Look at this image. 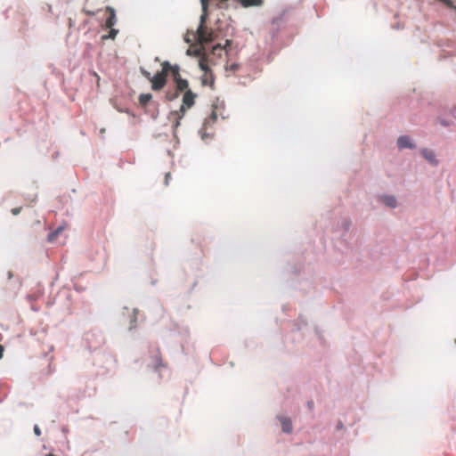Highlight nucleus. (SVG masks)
<instances>
[{
  "mask_svg": "<svg viewBox=\"0 0 456 456\" xmlns=\"http://www.w3.org/2000/svg\"><path fill=\"white\" fill-rule=\"evenodd\" d=\"M195 96L196 95L191 90H187L185 92V94H183V104L180 107L181 115L178 116L177 120L174 124L175 127H177L180 125V119L183 118V116L184 115V112H185V105L187 107H191L194 104Z\"/></svg>",
  "mask_w": 456,
  "mask_h": 456,
  "instance_id": "f257e3e1",
  "label": "nucleus"
},
{
  "mask_svg": "<svg viewBox=\"0 0 456 456\" xmlns=\"http://www.w3.org/2000/svg\"><path fill=\"white\" fill-rule=\"evenodd\" d=\"M208 0H200L202 14L200 17V24L195 32L196 34H200L201 31H203V29L206 28L205 22L208 17Z\"/></svg>",
  "mask_w": 456,
  "mask_h": 456,
  "instance_id": "f03ea898",
  "label": "nucleus"
},
{
  "mask_svg": "<svg viewBox=\"0 0 456 456\" xmlns=\"http://www.w3.org/2000/svg\"><path fill=\"white\" fill-rule=\"evenodd\" d=\"M195 39L200 45L210 43L214 40L213 31L204 28L200 34L195 33Z\"/></svg>",
  "mask_w": 456,
  "mask_h": 456,
  "instance_id": "7ed1b4c3",
  "label": "nucleus"
},
{
  "mask_svg": "<svg viewBox=\"0 0 456 456\" xmlns=\"http://www.w3.org/2000/svg\"><path fill=\"white\" fill-rule=\"evenodd\" d=\"M151 81L152 82L153 90H160L166 84V76L163 73H158L152 77Z\"/></svg>",
  "mask_w": 456,
  "mask_h": 456,
  "instance_id": "20e7f679",
  "label": "nucleus"
},
{
  "mask_svg": "<svg viewBox=\"0 0 456 456\" xmlns=\"http://www.w3.org/2000/svg\"><path fill=\"white\" fill-rule=\"evenodd\" d=\"M397 147L400 150L403 149H414L415 144L411 142V138L408 135H401L398 137L396 141Z\"/></svg>",
  "mask_w": 456,
  "mask_h": 456,
  "instance_id": "39448f33",
  "label": "nucleus"
},
{
  "mask_svg": "<svg viewBox=\"0 0 456 456\" xmlns=\"http://www.w3.org/2000/svg\"><path fill=\"white\" fill-rule=\"evenodd\" d=\"M278 419L281 423L282 432L285 434H291L293 431V425L290 418L279 416Z\"/></svg>",
  "mask_w": 456,
  "mask_h": 456,
  "instance_id": "423d86ee",
  "label": "nucleus"
},
{
  "mask_svg": "<svg viewBox=\"0 0 456 456\" xmlns=\"http://www.w3.org/2000/svg\"><path fill=\"white\" fill-rule=\"evenodd\" d=\"M380 200L388 208H395L398 205L397 199L395 195L382 194L379 196Z\"/></svg>",
  "mask_w": 456,
  "mask_h": 456,
  "instance_id": "0eeeda50",
  "label": "nucleus"
},
{
  "mask_svg": "<svg viewBox=\"0 0 456 456\" xmlns=\"http://www.w3.org/2000/svg\"><path fill=\"white\" fill-rule=\"evenodd\" d=\"M178 71H179V67L175 66L173 69V73H174V76H175V81H176L177 89L180 90V91H183V90L187 89V87H188V81L186 79L178 77H177L178 76Z\"/></svg>",
  "mask_w": 456,
  "mask_h": 456,
  "instance_id": "6e6552de",
  "label": "nucleus"
},
{
  "mask_svg": "<svg viewBox=\"0 0 456 456\" xmlns=\"http://www.w3.org/2000/svg\"><path fill=\"white\" fill-rule=\"evenodd\" d=\"M421 155L423 158L428 160L431 165L437 166L438 161L436 159V154L434 151L428 150V149H422L421 150Z\"/></svg>",
  "mask_w": 456,
  "mask_h": 456,
  "instance_id": "1a4fd4ad",
  "label": "nucleus"
},
{
  "mask_svg": "<svg viewBox=\"0 0 456 456\" xmlns=\"http://www.w3.org/2000/svg\"><path fill=\"white\" fill-rule=\"evenodd\" d=\"M106 10L110 12V17L106 20L105 25L107 28H111L117 23L116 12L111 6H107Z\"/></svg>",
  "mask_w": 456,
  "mask_h": 456,
  "instance_id": "9d476101",
  "label": "nucleus"
},
{
  "mask_svg": "<svg viewBox=\"0 0 456 456\" xmlns=\"http://www.w3.org/2000/svg\"><path fill=\"white\" fill-rule=\"evenodd\" d=\"M224 1V0H220V2H221L220 7L224 6V4H223ZM239 1L244 7L259 6L262 4V0H239Z\"/></svg>",
  "mask_w": 456,
  "mask_h": 456,
  "instance_id": "9b49d317",
  "label": "nucleus"
},
{
  "mask_svg": "<svg viewBox=\"0 0 456 456\" xmlns=\"http://www.w3.org/2000/svg\"><path fill=\"white\" fill-rule=\"evenodd\" d=\"M186 54L188 56H195V57H203L205 55L204 53V47L201 45L200 47L199 48H196V49H187L186 51Z\"/></svg>",
  "mask_w": 456,
  "mask_h": 456,
  "instance_id": "f8f14e48",
  "label": "nucleus"
},
{
  "mask_svg": "<svg viewBox=\"0 0 456 456\" xmlns=\"http://www.w3.org/2000/svg\"><path fill=\"white\" fill-rule=\"evenodd\" d=\"M63 230L64 225H60L53 232H51L47 237L48 241H53Z\"/></svg>",
  "mask_w": 456,
  "mask_h": 456,
  "instance_id": "ddd939ff",
  "label": "nucleus"
},
{
  "mask_svg": "<svg viewBox=\"0 0 456 456\" xmlns=\"http://www.w3.org/2000/svg\"><path fill=\"white\" fill-rule=\"evenodd\" d=\"M152 98L151 94H142L139 96V102L142 105H146Z\"/></svg>",
  "mask_w": 456,
  "mask_h": 456,
  "instance_id": "4468645a",
  "label": "nucleus"
},
{
  "mask_svg": "<svg viewBox=\"0 0 456 456\" xmlns=\"http://www.w3.org/2000/svg\"><path fill=\"white\" fill-rule=\"evenodd\" d=\"M217 118V115L216 112H212L210 117L208 118H206L205 121H204V128H207L208 126H210L211 124H213Z\"/></svg>",
  "mask_w": 456,
  "mask_h": 456,
  "instance_id": "2eb2a0df",
  "label": "nucleus"
},
{
  "mask_svg": "<svg viewBox=\"0 0 456 456\" xmlns=\"http://www.w3.org/2000/svg\"><path fill=\"white\" fill-rule=\"evenodd\" d=\"M118 32V29H115V28H111V29H110V33L108 35L102 36V39L103 40L115 39V37H117Z\"/></svg>",
  "mask_w": 456,
  "mask_h": 456,
  "instance_id": "dca6fc26",
  "label": "nucleus"
},
{
  "mask_svg": "<svg viewBox=\"0 0 456 456\" xmlns=\"http://www.w3.org/2000/svg\"><path fill=\"white\" fill-rule=\"evenodd\" d=\"M169 69H170V63L168 61H164L162 63V71L160 73H163L164 76H166L167 71L169 70Z\"/></svg>",
  "mask_w": 456,
  "mask_h": 456,
  "instance_id": "f3484780",
  "label": "nucleus"
},
{
  "mask_svg": "<svg viewBox=\"0 0 456 456\" xmlns=\"http://www.w3.org/2000/svg\"><path fill=\"white\" fill-rule=\"evenodd\" d=\"M204 59H205V55L203 57H200V63H199V66L200 68L204 70V71H208V66L205 64L204 62Z\"/></svg>",
  "mask_w": 456,
  "mask_h": 456,
  "instance_id": "a211bd4d",
  "label": "nucleus"
},
{
  "mask_svg": "<svg viewBox=\"0 0 456 456\" xmlns=\"http://www.w3.org/2000/svg\"><path fill=\"white\" fill-rule=\"evenodd\" d=\"M222 49H223L222 45H221L220 44H217V45H214V46L212 47V49H211V53H216V51H217V50H222Z\"/></svg>",
  "mask_w": 456,
  "mask_h": 456,
  "instance_id": "6ab92c4d",
  "label": "nucleus"
},
{
  "mask_svg": "<svg viewBox=\"0 0 456 456\" xmlns=\"http://www.w3.org/2000/svg\"><path fill=\"white\" fill-rule=\"evenodd\" d=\"M142 75L151 81V79L152 78L153 76L151 75L150 72L144 70V69H142Z\"/></svg>",
  "mask_w": 456,
  "mask_h": 456,
  "instance_id": "aec40b11",
  "label": "nucleus"
},
{
  "mask_svg": "<svg viewBox=\"0 0 456 456\" xmlns=\"http://www.w3.org/2000/svg\"><path fill=\"white\" fill-rule=\"evenodd\" d=\"M34 433L37 436H39L41 435V429L38 427V425L34 426Z\"/></svg>",
  "mask_w": 456,
  "mask_h": 456,
  "instance_id": "412c9836",
  "label": "nucleus"
},
{
  "mask_svg": "<svg viewBox=\"0 0 456 456\" xmlns=\"http://www.w3.org/2000/svg\"><path fill=\"white\" fill-rule=\"evenodd\" d=\"M199 134L201 136V139H202L203 141H205V140H206V138L209 136V134H208L203 133V132H202V130H200V131H199Z\"/></svg>",
  "mask_w": 456,
  "mask_h": 456,
  "instance_id": "4be33fe9",
  "label": "nucleus"
},
{
  "mask_svg": "<svg viewBox=\"0 0 456 456\" xmlns=\"http://www.w3.org/2000/svg\"><path fill=\"white\" fill-rule=\"evenodd\" d=\"M20 212V208H14L12 209V213L15 216L18 215Z\"/></svg>",
  "mask_w": 456,
  "mask_h": 456,
  "instance_id": "5701e85b",
  "label": "nucleus"
},
{
  "mask_svg": "<svg viewBox=\"0 0 456 456\" xmlns=\"http://www.w3.org/2000/svg\"><path fill=\"white\" fill-rule=\"evenodd\" d=\"M229 69H230L231 70L235 71V70H237V69H238V64H236V63H232V64L230 66V68H229Z\"/></svg>",
  "mask_w": 456,
  "mask_h": 456,
  "instance_id": "b1692460",
  "label": "nucleus"
},
{
  "mask_svg": "<svg viewBox=\"0 0 456 456\" xmlns=\"http://www.w3.org/2000/svg\"><path fill=\"white\" fill-rule=\"evenodd\" d=\"M169 178H170V173H167V174L166 175V177H165V184H166V185H168Z\"/></svg>",
  "mask_w": 456,
  "mask_h": 456,
  "instance_id": "393cba45",
  "label": "nucleus"
},
{
  "mask_svg": "<svg viewBox=\"0 0 456 456\" xmlns=\"http://www.w3.org/2000/svg\"><path fill=\"white\" fill-rule=\"evenodd\" d=\"M343 428H344L343 423L341 421L338 422L337 427H336L337 430L343 429Z\"/></svg>",
  "mask_w": 456,
  "mask_h": 456,
  "instance_id": "a878e982",
  "label": "nucleus"
},
{
  "mask_svg": "<svg viewBox=\"0 0 456 456\" xmlns=\"http://www.w3.org/2000/svg\"><path fill=\"white\" fill-rule=\"evenodd\" d=\"M184 42L187 43V44L191 43V38L188 37L187 36H185L184 37Z\"/></svg>",
  "mask_w": 456,
  "mask_h": 456,
  "instance_id": "bb28decb",
  "label": "nucleus"
},
{
  "mask_svg": "<svg viewBox=\"0 0 456 456\" xmlns=\"http://www.w3.org/2000/svg\"><path fill=\"white\" fill-rule=\"evenodd\" d=\"M3 351H4L3 347L0 346V359L3 357Z\"/></svg>",
  "mask_w": 456,
  "mask_h": 456,
  "instance_id": "cd10ccee",
  "label": "nucleus"
},
{
  "mask_svg": "<svg viewBox=\"0 0 456 456\" xmlns=\"http://www.w3.org/2000/svg\"><path fill=\"white\" fill-rule=\"evenodd\" d=\"M230 44H231V41L230 40H226L224 47L230 45Z\"/></svg>",
  "mask_w": 456,
  "mask_h": 456,
  "instance_id": "c85d7f7f",
  "label": "nucleus"
},
{
  "mask_svg": "<svg viewBox=\"0 0 456 456\" xmlns=\"http://www.w3.org/2000/svg\"><path fill=\"white\" fill-rule=\"evenodd\" d=\"M177 95H178L177 94H175L173 97H169V96H167V97H168V99L173 100L174 98L177 97Z\"/></svg>",
  "mask_w": 456,
  "mask_h": 456,
  "instance_id": "c756f323",
  "label": "nucleus"
},
{
  "mask_svg": "<svg viewBox=\"0 0 456 456\" xmlns=\"http://www.w3.org/2000/svg\"><path fill=\"white\" fill-rule=\"evenodd\" d=\"M8 277H9V279H11L12 277V273H10V272L8 273Z\"/></svg>",
  "mask_w": 456,
  "mask_h": 456,
  "instance_id": "7c9ffc66",
  "label": "nucleus"
},
{
  "mask_svg": "<svg viewBox=\"0 0 456 456\" xmlns=\"http://www.w3.org/2000/svg\"><path fill=\"white\" fill-rule=\"evenodd\" d=\"M171 115H174V116H175V115H178V112H176V111H175V112H174V113H171Z\"/></svg>",
  "mask_w": 456,
  "mask_h": 456,
  "instance_id": "2f4dec72",
  "label": "nucleus"
}]
</instances>
